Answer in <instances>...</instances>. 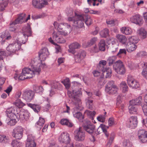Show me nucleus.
Returning <instances> with one entry per match:
<instances>
[{"mask_svg":"<svg viewBox=\"0 0 147 147\" xmlns=\"http://www.w3.org/2000/svg\"><path fill=\"white\" fill-rule=\"evenodd\" d=\"M17 117V115L15 117H9L8 120L9 121L7 122V124L10 125H14L16 122V119Z\"/></svg>","mask_w":147,"mask_h":147,"instance_id":"nucleus-44","label":"nucleus"},{"mask_svg":"<svg viewBox=\"0 0 147 147\" xmlns=\"http://www.w3.org/2000/svg\"><path fill=\"white\" fill-rule=\"evenodd\" d=\"M60 123L63 125H65L69 127H71L73 125V123L66 119H62L60 121Z\"/></svg>","mask_w":147,"mask_h":147,"instance_id":"nucleus-37","label":"nucleus"},{"mask_svg":"<svg viewBox=\"0 0 147 147\" xmlns=\"http://www.w3.org/2000/svg\"><path fill=\"white\" fill-rule=\"evenodd\" d=\"M130 21L136 24L141 25L143 24L142 17L139 15H136L130 18Z\"/></svg>","mask_w":147,"mask_h":147,"instance_id":"nucleus-19","label":"nucleus"},{"mask_svg":"<svg viewBox=\"0 0 147 147\" xmlns=\"http://www.w3.org/2000/svg\"><path fill=\"white\" fill-rule=\"evenodd\" d=\"M25 14H20L18 18L14 21L11 23L10 24V27L9 30L13 31L15 30V25L19 23H22L23 22V19L25 17Z\"/></svg>","mask_w":147,"mask_h":147,"instance_id":"nucleus-11","label":"nucleus"},{"mask_svg":"<svg viewBox=\"0 0 147 147\" xmlns=\"http://www.w3.org/2000/svg\"><path fill=\"white\" fill-rule=\"evenodd\" d=\"M100 71H102V77H105L106 78L111 77V68H105Z\"/></svg>","mask_w":147,"mask_h":147,"instance_id":"nucleus-24","label":"nucleus"},{"mask_svg":"<svg viewBox=\"0 0 147 147\" xmlns=\"http://www.w3.org/2000/svg\"><path fill=\"white\" fill-rule=\"evenodd\" d=\"M6 55V53L5 52L3 51H0V71L3 67V56Z\"/></svg>","mask_w":147,"mask_h":147,"instance_id":"nucleus-40","label":"nucleus"},{"mask_svg":"<svg viewBox=\"0 0 147 147\" xmlns=\"http://www.w3.org/2000/svg\"><path fill=\"white\" fill-rule=\"evenodd\" d=\"M7 5V2H4L0 3V11H2L4 10Z\"/></svg>","mask_w":147,"mask_h":147,"instance_id":"nucleus-62","label":"nucleus"},{"mask_svg":"<svg viewBox=\"0 0 147 147\" xmlns=\"http://www.w3.org/2000/svg\"><path fill=\"white\" fill-rule=\"evenodd\" d=\"M6 113L8 117H15L18 114L16 108L10 107L7 109L6 110Z\"/></svg>","mask_w":147,"mask_h":147,"instance_id":"nucleus-22","label":"nucleus"},{"mask_svg":"<svg viewBox=\"0 0 147 147\" xmlns=\"http://www.w3.org/2000/svg\"><path fill=\"white\" fill-rule=\"evenodd\" d=\"M59 141L66 145L64 147H74V144L71 142L69 134L67 132H63L59 136L58 138Z\"/></svg>","mask_w":147,"mask_h":147,"instance_id":"nucleus-4","label":"nucleus"},{"mask_svg":"<svg viewBox=\"0 0 147 147\" xmlns=\"http://www.w3.org/2000/svg\"><path fill=\"white\" fill-rule=\"evenodd\" d=\"M27 105L33 109L34 111L36 112H38L40 110L41 107L39 105L29 103L27 104Z\"/></svg>","mask_w":147,"mask_h":147,"instance_id":"nucleus-38","label":"nucleus"},{"mask_svg":"<svg viewBox=\"0 0 147 147\" xmlns=\"http://www.w3.org/2000/svg\"><path fill=\"white\" fill-rule=\"evenodd\" d=\"M74 84V87H76V88H81L82 87V84L77 82H73Z\"/></svg>","mask_w":147,"mask_h":147,"instance_id":"nucleus-64","label":"nucleus"},{"mask_svg":"<svg viewBox=\"0 0 147 147\" xmlns=\"http://www.w3.org/2000/svg\"><path fill=\"white\" fill-rule=\"evenodd\" d=\"M81 90L82 88H80L78 90H73L71 91L68 90L67 94L69 97H73L74 98L80 97L82 95Z\"/></svg>","mask_w":147,"mask_h":147,"instance_id":"nucleus-15","label":"nucleus"},{"mask_svg":"<svg viewBox=\"0 0 147 147\" xmlns=\"http://www.w3.org/2000/svg\"><path fill=\"white\" fill-rule=\"evenodd\" d=\"M127 82L129 86L133 88H137L140 86L139 83L130 76H128Z\"/></svg>","mask_w":147,"mask_h":147,"instance_id":"nucleus-12","label":"nucleus"},{"mask_svg":"<svg viewBox=\"0 0 147 147\" xmlns=\"http://www.w3.org/2000/svg\"><path fill=\"white\" fill-rule=\"evenodd\" d=\"M80 45L77 42L72 43L69 46V49L68 51L70 53H74V50L76 49H78L80 48Z\"/></svg>","mask_w":147,"mask_h":147,"instance_id":"nucleus-25","label":"nucleus"},{"mask_svg":"<svg viewBox=\"0 0 147 147\" xmlns=\"http://www.w3.org/2000/svg\"><path fill=\"white\" fill-rule=\"evenodd\" d=\"M105 43L104 40H101L98 44L99 50L101 51H104L105 50Z\"/></svg>","mask_w":147,"mask_h":147,"instance_id":"nucleus-45","label":"nucleus"},{"mask_svg":"<svg viewBox=\"0 0 147 147\" xmlns=\"http://www.w3.org/2000/svg\"><path fill=\"white\" fill-rule=\"evenodd\" d=\"M98 40L96 37H94L91 39L88 42V45L85 47H86L87 46L92 45L95 43Z\"/></svg>","mask_w":147,"mask_h":147,"instance_id":"nucleus-53","label":"nucleus"},{"mask_svg":"<svg viewBox=\"0 0 147 147\" xmlns=\"http://www.w3.org/2000/svg\"><path fill=\"white\" fill-rule=\"evenodd\" d=\"M33 90L36 93L42 92L43 91V89L41 86L34 85L33 86Z\"/></svg>","mask_w":147,"mask_h":147,"instance_id":"nucleus-49","label":"nucleus"},{"mask_svg":"<svg viewBox=\"0 0 147 147\" xmlns=\"http://www.w3.org/2000/svg\"><path fill=\"white\" fill-rule=\"evenodd\" d=\"M144 64L146 66V67L143 69L142 74L143 76L147 80V63H144Z\"/></svg>","mask_w":147,"mask_h":147,"instance_id":"nucleus-56","label":"nucleus"},{"mask_svg":"<svg viewBox=\"0 0 147 147\" xmlns=\"http://www.w3.org/2000/svg\"><path fill=\"white\" fill-rule=\"evenodd\" d=\"M13 147H22V143L16 140H13L11 143Z\"/></svg>","mask_w":147,"mask_h":147,"instance_id":"nucleus-51","label":"nucleus"},{"mask_svg":"<svg viewBox=\"0 0 147 147\" xmlns=\"http://www.w3.org/2000/svg\"><path fill=\"white\" fill-rule=\"evenodd\" d=\"M42 84L44 85H50L52 88H56L58 87V85L59 84L58 82H55L53 81H47L43 80L42 81Z\"/></svg>","mask_w":147,"mask_h":147,"instance_id":"nucleus-28","label":"nucleus"},{"mask_svg":"<svg viewBox=\"0 0 147 147\" xmlns=\"http://www.w3.org/2000/svg\"><path fill=\"white\" fill-rule=\"evenodd\" d=\"M84 129L88 133L91 134L94 131L95 126L89 121H87L83 125Z\"/></svg>","mask_w":147,"mask_h":147,"instance_id":"nucleus-20","label":"nucleus"},{"mask_svg":"<svg viewBox=\"0 0 147 147\" xmlns=\"http://www.w3.org/2000/svg\"><path fill=\"white\" fill-rule=\"evenodd\" d=\"M107 63V62L105 60H101L99 61V65L97 66V69L99 70H101L102 69L105 68V65Z\"/></svg>","mask_w":147,"mask_h":147,"instance_id":"nucleus-46","label":"nucleus"},{"mask_svg":"<svg viewBox=\"0 0 147 147\" xmlns=\"http://www.w3.org/2000/svg\"><path fill=\"white\" fill-rule=\"evenodd\" d=\"M138 36L141 38L144 39L147 36V32L144 28H141L137 31Z\"/></svg>","mask_w":147,"mask_h":147,"instance_id":"nucleus-30","label":"nucleus"},{"mask_svg":"<svg viewBox=\"0 0 147 147\" xmlns=\"http://www.w3.org/2000/svg\"><path fill=\"white\" fill-rule=\"evenodd\" d=\"M106 92L109 94H114L117 93L118 90V88L114 84L113 81L109 82L106 87Z\"/></svg>","mask_w":147,"mask_h":147,"instance_id":"nucleus-6","label":"nucleus"},{"mask_svg":"<svg viewBox=\"0 0 147 147\" xmlns=\"http://www.w3.org/2000/svg\"><path fill=\"white\" fill-rule=\"evenodd\" d=\"M120 87L122 92L123 93H126L128 90V87L125 82H122L120 83Z\"/></svg>","mask_w":147,"mask_h":147,"instance_id":"nucleus-36","label":"nucleus"},{"mask_svg":"<svg viewBox=\"0 0 147 147\" xmlns=\"http://www.w3.org/2000/svg\"><path fill=\"white\" fill-rule=\"evenodd\" d=\"M32 3L35 7L41 9L47 5L48 3L46 0H33Z\"/></svg>","mask_w":147,"mask_h":147,"instance_id":"nucleus-16","label":"nucleus"},{"mask_svg":"<svg viewBox=\"0 0 147 147\" xmlns=\"http://www.w3.org/2000/svg\"><path fill=\"white\" fill-rule=\"evenodd\" d=\"M100 128L102 129L103 132L105 133V136L107 137H108L109 136V134L107 132V130L108 128V127L106 126L105 125L101 124L97 129V131L99 130Z\"/></svg>","mask_w":147,"mask_h":147,"instance_id":"nucleus-41","label":"nucleus"},{"mask_svg":"<svg viewBox=\"0 0 147 147\" xmlns=\"http://www.w3.org/2000/svg\"><path fill=\"white\" fill-rule=\"evenodd\" d=\"M29 68H24L21 74L18 77L17 74H15L14 79L17 80H23L25 79L31 78L34 76L35 74L39 75L40 72V69L37 68L35 67H31L29 66Z\"/></svg>","mask_w":147,"mask_h":147,"instance_id":"nucleus-2","label":"nucleus"},{"mask_svg":"<svg viewBox=\"0 0 147 147\" xmlns=\"http://www.w3.org/2000/svg\"><path fill=\"white\" fill-rule=\"evenodd\" d=\"M74 117L77 118L80 122H83L84 116L82 113L80 112L73 113Z\"/></svg>","mask_w":147,"mask_h":147,"instance_id":"nucleus-39","label":"nucleus"},{"mask_svg":"<svg viewBox=\"0 0 147 147\" xmlns=\"http://www.w3.org/2000/svg\"><path fill=\"white\" fill-rule=\"evenodd\" d=\"M45 120L44 119L41 117H40L39 120L36 123V124L37 125L36 126L37 127H38L40 129L45 123Z\"/></svg>","mask_w":147,"mask_h":147,"instance_id":"nucleus-47","label":"nucleus"},{"mask_svg":"<svg viewBox=\"0 0 147 147\" xmlns=\"http://www.w3.org/2000/svg\"><path fill=\"white\" fill-rule=\"evenodd\" d=\"M23 132V128L21 126H18L13 129L12 136L17 139H20L22 137Z\"/></svg>","mask_w":147,"mask_h":147,"instance_id":"nucleus-9","label":"nucleus"},{"mask_svg":"<svg viewBox=\"0 0 147 147\" xmlns=\"http://www.w3.org/2000/svg\"><path fill=\"white\" fill-rule=\"evenodd\" d=\"M35 137L32 134L28 135L26 142V147H36V144L34 141Z\"/></svg>","mask_w":147,"mask_h":147,"instance_id":"nucleus-18","label":"nucleus"},{"mask_svg":"<svg viewBox=\"0 0 147 147\" xmlns=\"http://www.w3.org/2000/svg\"><path fill=\"white\" fill-rule=\"evenodd\" d=\"M30 113L26 110L22 109L20 110L19 114L20 118L22 120H27L29 117Z\"/></svg>","mask_w":147,"mask_h":147,"instance_id":"nucleus-21","label":"nucleus"},{"mask_svg":"<svg viewBox=\"0 0 147 147\" xmlns=\"http://www.w3.org/2000/svg\"><path fill=\"white\" fill-rule=\"evenodd\" d=\"M46 101L47 102V103L45 106V110L46 111H48L51 108V105H50V100L48 98H47Z\"/></svg>","mask_w":147,"mask_h":147,"instance_id":"nucleus-55","label":"nucleus"},{"mask_svg":"<svg viewBox=\"0 0 147 147\" xmlns=\"http://www.w3.org/2000/svg\"><path fill=\"white\" fill-rule=\"evenodd\" d=\"M123 145L125 147H131L132 146V144L130 143L129 140H124Z\"/></svg>","mask_w":147,"mask_h":147,"instance_id":"nucleus-59","label":"nucleus"},{"mask_svg":"<svg viewBox=\"0 0 147 147\" xmlns=\"http://www.w3.org/2000/svg\"><path fill=\"white\" fill-rule=\"evenodd\" d=\"M86 56V53L84 51H81L78 52L75 56V59L76 62L79 63L82 59L84 58Z\"/></svg>","mask_w":147,"mask_h":147,"instance_id":"nucleus-23","label":"nucleus"},{"mask_svg":"<svg viewBox=\"0 0 147 147\" xmlns=\"http://www.w3.org/2000/svg\"><path fill=\"white\" fill-rule=\"evenodd\" d=\"M138 136L140 142L143 143L147 142V131L144 129L139 130L138 132Z\"/></svg>","mask_w":147,"mask_h":147,"instance_id":"nucleus-14","label":"nucleus"},{"mask_svg":"<svg viewBox=\"0 0 147 147\" xmlns=\"http://www.w3.org/2000/svg\"><path fill=\"white\" fill-rule=\"evenodd\" d=\"M129 112L130 114H137L138 113V108L137 106L129 104L128 107Z\"/></svg>","mask_w":147,"mask_h":147,"instance_id":"nucleus-32","label":"nucleus"},{"mask_svg":"<svg viewBox=\"0 0 147 147\" xmlns=\"http://www.w3.org/2000/svg\"><path fill=\"white\" fill-rule=\"evenodd\" d=\"M126 51L125 49H120L119 52L117 54V55L119 57H121V55L122 54H124L125 55H126Z\"/></svg>","mask_w":147,"mask_h":147,"instance_id":"nucleus-60","label":"nucleus"},{"mask_svg":"<svg viewBox=\"0 0 147 147\" xmlns=\"http://www.w3.org/2000/svg\"><path fill=\"white\" fill-rule=\"evenodd\" d=\"M15 105L19 108L22 107L24 105L20 99H17L14 103Z\"/></svg>","mask_w":147,"mask_h":147,"instance_id":"nucleus-52","label":"nucleus"},{"mask_svg":"<svg viewBox=\"0 0 147 147\" xmlns=\"http://www.w3.org/2000/svg\"><path fill=\"white\" fill-rule=\"evenodd\" d=\"M116 38L119 42L123 44L127 42V38L126 36L123 35L117 34Z\"/></svg>","mask_w":147,"mask_h":147,"instance_id":"nucleus-33","label":"nucleus"},{"mask_svg":"<svg viewBox=\"0 0 147 147\" xmlns=\"http://www.w3.org/2000/svg\"><path fill=\"white\" fill-rule=\"evenodd\" d=\"M120 30L121 33L127 35L131 34L133 32L132 29L129 27L124 26L122 27Z\"/></svg>","mask_w":147,"mask_h":147,"instance_id":"nucleus-27","label":"nucleus"},{"mask_svg":"<svg viewBox=\"0 0 147 147\" xmlns=\"http://www.w3.org/2000/svg\"><path fill=\"white\" fill-rule=\"evenodd\" d=\"M84 114L93 120L94 119V117L96 114V112L94 111H91L89 110H86L84 112Z\"/></svg>","mask_w":147,"mask_h":147,"instance_id":"nucleus-42","label":"nucleus"},{"mask_svg":"<svg viewBox=\"0 0 147 147\" xmlns=\"http://www.w3.org/2000/svg\"><path fill=\"white\" fill-rule=\"evenodd\" d=\"M80 16H83V15H78L77 13H75V16L73 18H69L68 20L69 21H73L74 26L79 28H82L84 26V20L80 19L79 17Z\"/></svg>","mask_w":147,"mask_h":147,"instance_id":"nucleus-5","label":"nucleus"},{"mask_svg":"<svg viewBox=\"0 0 147 147\" xmlns=\"http://www.w3.org/2000/svg\"><path fill=\"white\" fill-rule=\"evenodd\" d=\"M116 58V56H113L109 57L107 60L109 62V65H112L115 62Z\"/></svg>","mask_w":147,"mask_h":147,"instance_id":"nucleus-54","label":"nucleus"},{"mask_svg":"<svg viewBox=\"0 0 147 147\" xmlns=\"http://www.w3.org/2000/svg\"><path fill=\"white\" fill-rule=\"evenodd\" d=\"M142 100V97L140 96L134 99H133L129 102V104L131 105H133L137 106L140 105Z\"/></svg>","mask_w":147,"mask_h":147,"instance_id":"nucleus-31","label":"nucleus"},{"mask_svg":"<svg viewBox=\"0 0 147 147\" xmlns=\"http://www.w3.org/2000/svg\"><path fill=\"white\" fill-rule=\"evenodd\" d=\"M109 125V126H111L116 124V122L115 121L113 117L110 118L108 121Z\"/></svg>","mask_w":147,"mask_h":147,"instance_id":"nucleus-57","label":"nucleus"},{"mask_svg":"<svg viewBox=\"0 0 147 147\" xmlns=\"http://www.w3.org/2000/svg\"><path fill=\"white\" fill-rule=\"evenodd\" d=\"M121 97L120 96H117V102L116 103V107L120 109H121L122 111H124V104L121 103Z\"/></svg>","mask_w":147,"mask_h":147,"instance_id":"nucleus-34","label":"nucleus"},{"mask_svg":"<svg viewBox=\"0 0 147 147\" xmlns=\"http://www.w3.org/2000/svg\"><path fill=\"white\" fill-rule=\"evenodd\" d=\"M48 50L44 48L41 50L39 53V56L40 60L36 58L34 59L30 63V66L35 67L37 68H39L41 70V67L42 65V61L45 60L49 55Z\"/></svg>","mask_w":147,"mask_h":147,"instance_id":"nucleus-3","label":"nucleus"},{"mask_svg":"<svg viewBox=\"0 0 147 147\" xmlns=\"http://www.w3.org/2000/svg\"><path fill=\"white\" fill-rule=\"evenodd\" d=\"M137 47L136 44L129 42L127 45V50L128 52L131 53L135 51Z\"/></svg>","mask_w":147,"mask_h":147,"instance_id":"nucleus-35","label":"nucleus"},{"mask_svg":"<svg viewBox=\"0 0 147 147\" xmlns=\"http://www.w3.org/2000/svg\"><path fill=\"white\" fill-rule=\"evenodd\" d=\"M98 120L101 122L103 123L105 122V115H100L97 117Z\"/></svg>","mask_w":147,"mask_h":147,"instance_id":"nucleus-63","label":"nucleus"},{"mask_svg":"<svg viewBox=\"0 0 147 147\" xmlns=\"http://www.w3.org/2000/svg\"><path fill=\"white\" fill-rule=\"evenodd\" d=\"M93 102L92 100H88L86 102V105L90 109H91L92 108Z\"/></svg>","mask_w":147,"mask_h":147,"instance_id":"nucleus-61","label":"nucleus"},{"mask_svg":"<svg viewBox=\"0 0 147 147\" xmlns=\"http://www.w3.org/2000/svg\"><path fill=\"white\" fill-rule=\"evenodd\" d=\"M129 42L136 44L138 42L139 40L137 36H133L129 38Z\"/></svg>","mask_w":147,"mask_h":147,"instance_id":"nucleus-50","label":"nucleus"},{"mask_svg":"<svg viewBox=\"0 0 147 147\" xmlns=\"http://www.w3.org/2000/svg\"><path fill=\"white\" fill-rule=\"evenodd\" d=\"M57 32H54L53 34V39L59 43H64L65 40L61 36H66L71 32L72 29L70 25L66 23H61L58 25Z\"/></svg>","mask_w":147,"mask_h":147,"instance_id":"nucleus-1","label":"nucleus"},{"mask_svg":"<svg viewBox=\"0 0 147 147\" xmlns=\"http://www.w3.org/2000/svg\"><path fill=\"white\" fill-rule=\"evenodd\" d=\"M85 138V132L82 127H80L75 131V138L76 140L82 141L84 140Z\"/></svg>","mask_w":147,"mask_h":147,"instance_id":"nucleus-10","label":"nucleus"},{"mask_svg":"<svg viewBox=\"0 0 147 147\" xmlns=\"http://www.w3.org/2000/svg\"><path fill=\"white\" fill-rule=\"evenodd\" d=\"M115 137V134L114 133H112L111 134L110 138L107 142V146L108 147H109L110 145L112 143L113 140Z\"/></svg>","mask_w":147,"mask_h":147,"instance_id":"nucleus-43","label":"nucleus"},{"mask_svg":"<svg viewBox=\"0 0 147 147\" xmlns=\"http://www.w3.org/2000/svg\"><path fill=\"white\" fill-rule=\"evenodd\" d=\"M22 31L24 36L25 37L31 36L32 34V31L30 25H28L26 27H24L22 28Z\"/></svg>","mask_w":147,"mask_h":147,"instance_id":"nucleus-29","label":"nucleus"},{"mask_svg":"<svg viewBox=\"0 0 147 147\" xmlns=\"http://www.w3.org/2000/svg\"><path fill=\"white\" fill-rule=\"evenodd\" d=\"M34 95V92L29 90L24 91L22 94V98L27 102H30L33 99Z\"/></svg>","mask_w":147,"mask_h":147,"instance_id":"nucleus-13","label":"nucleus"},{"mask_svg":"<svg viewBox=\"0 0 147 147\" xmlns=\"http://www.w3.org/2000/svg\"><path fill=\"white\" fill-rule=\"evenodd\" d=\"M100 34L101 37L106 38L109 35V30L105 28L102 30Z\"/></svg>","mask_w":147,"mask_h":147,"instance_id":"nucleus-48","label":"nucleus"},{"mask_svg":"<svg viewBox=\"0 0 147 147\" xmlns=\"http://www.w3.org/2000/svg\"><path fill=\"white\" fill-rule=\"evenodd\" d=\"M138 123L137 118L136 116H131L129 117L127 121V125L132 129L136 127Z\"/></svg>","mask_w":147,"mask_h":147,"instance_id":"nucleus-17","label":"nucleus"},{"mask_svg":"<svg viewBox=\"0 0 147 147\" xmlns=\"http://www.w3.org/2000/svg\"><path fill=\"white\" fill-rule=\"evenodd\" d=\"M88 2L90 5H91V3H92L93 6L98 5H99L98 1L97 0H88Z\"/></svg>","mask_w":147,"mask_h":147,"instance_id":"nucleus-58","label":"nucleus"},{"mask_svg":"<svg viewBox=\"0 0 147 147\" xmlns=\"http://www.w3.org/2000/svg\"><path fill=\"white\" fill-rule=\"evenodd\" d=\"M113 68L115 71L118 74H123L125 72V70L123 63L120 60H118L115 63Z\"/></svg>","mask_w":147,"mask_h":147,"instance_id":"nucleus-7","label":"nucleus"},{"mask_svg":"<svg viewBox=\"0 0 147 147\" xmlns=\"http://www.w3.org/2000/svg\"><path fill=\"white\" fill-rule=\"evenodd\" d=\"M21 44L18 40H16L9 44L7 48V50L10 53L16 52L21 48Z\"/></svg>","mask_w":147,"mask_h":147,"instance_id":"nucleus-8","label":"nucleus"},{"mask_svg":"<svg viewBox=\"0 0 147 147\" xmlns=\"http://www.w3.org/2000/svg\"><path fill=\"white\" fill-rule=\"evenodd\" d=\"M79 17L80 19L84 20V22L88 26L90 25L92 23V19L90 16L83 15V16H80Z\"/></svg>","mask_w":147,"mask_h":147,"instance_id":"nucleus-26","label":"nucleus"}]
</instances>
